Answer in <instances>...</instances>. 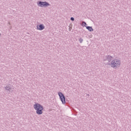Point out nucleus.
I'll list each match as a JSON object with an SVG mask.
<instances>
[{"instance_id":"obj_3","label":"nucleus","mask_w":131,"mask_h":131,"mask_svg":"<svg viewBox=\"0 0 131 131\" xmlns=\"http://www.w3.org/2000/svg\"><path fill=\"white\" fill-rule=\"evenodd\" d=\"M37 4L38 7H40L41 8H43V7H50V6H51V4L47 2L40 1Z\"/></svg>"},{"instance_id":"obj_10","label":"nucleus","mask_w":131,"mask_h":131,"mask_svg":"<svg viewBox=\"0 0 131 131\" xmlns=\"http://www.w3.org/2000/svg\"><path fill=\"white\" fill-rule=\"evenodd\" d=\"M79 41L80 42V43H82V41H83V39H82V38H80L79 39Z\"/></svg>"},{"instance_id":"obj_1","label":"nucleus","mask_w":131,"mask_h":131,"mask_svg":"<svg viewBox=\"0 0 131 131\" xmlns=\"http://www.w3.org/2000/svg\"><path fill=\"white\" fill-rule=\"evenodd\" d=\"M121 64V61L118 59H115L112 60L111 62L108 63V65H110L112 68L114 69H117V68H119L120 67V64Z\"/></svg>"},{"instance_id":"obj_7","label":"nucleus","mask_w":131,"mask_h":131,"mask_svg":"<svg viewBox=\"0 0 131 131\" xmlns=\"http://www.w3.org/2000/svg\"><path fill=\"white\" fill-rule=\"evenodd\" d=\"M86 28L88 29V30H89V31H90V32H93V31H94V29H93L92 27H90V26H86Z\"/></svg>"},{"instance_id":"obj_5","label":"nucleus","mask_w":131,"mask_h":131,"mask_svg":"<svg viewBox=\"0 0 131 131\" xmlns=\"http://www.w3.org/2000/svg\"><path fill=\"white\" fill-rule=\"evenodd\" d=\"M37 30H43L45 29V25L43 24H40V25H37L36 26Z\"/></svg>"},{"instance_id":"obj_6","label":"nucleus","mask_w":131,"mask_h":131,"mask_svg":"<svg viewBox=\"0 0 131 131\" xmlns=\"http://www.w3.org/2000/svg\"><path fill=\"white\" fill-rule=\"evenodd\" d=\"M106 58L107 61H108V62H111V61H112V59H113V57L110 55L106 56Z\"/></svg>"},{"instance_id":"obj_2","label":"nucleus","mask_w":131,"mask_h":131,"mask_svg":"<svg viewBox=\"0 0 131 131\" xmlns=\"http://www.w3.org/2000/svg\"><path fill=\"white\" fill-rule=\"evenodd\" d=\"M33 108L36 110V113L38 115H41L42 114V111L43 107L40 104L36 103L33 105Z\"/></svg>"},{"instance_id":"obj_4","label":"nucleus","mask_w":131,"mask_h":131,"mask_svg":"<svg viewBox=\"0 0 131 131\" xmlns=\"http://www.w3.org/2000/svg\"><path fill=\"white\" fill-rule=\"evenodd\" d=\"M58 95L63 104H65L66 103V100L65 99V96H64V94L62 93L61 92H58Z\"/></svg>"},{"instance_id":"obj_11","label":"nucleus","mask_w":131,"mask_h":131,"mask_svg":"<svg viewBox=\"0 0 131 131\" xmlns=\"http://www.w3.org/2000/svg\"><path fill=\"white\" fill-rule=\"evenodd\" d=\"M71 21H74V17H71Z\"/></svg>"},{"instance_id":"obj_9","label":"nucleus","mask_w":131,"mask_h":131,"mask_svg":"<svg viewBox=\"0 0 131 131\" xmlns=\"http://www.w3.org/2000/svg\"><path fill=\"white\" fill-rule=\"evenodd\" d=\"M86 25H88V24H86V23H85V21L82 22L81 26H83V27H86Z\"/></svg>"},{"instance_id":"obj_12","label":"nucleus","mask_w":131,"mask_h":131,"mask_svg":"<svg viewBox=\"0 0 131 131\" xmlns=\"http://www.w3.org/2000/svg\"><path fill=\"white\" fill-rule=\"evenodd\" d=\"M87 96H90V95H89V94H88V95H87Z\"/></svg>"},{"instance_id":"obj_8","label":"nucleus","mask_w":131,"mask_h":131,"mask_svg":"<svg viewBox=\"0 0 131 131\" xmlns=\"http://www.w3.org/2000/svg\"><path fill=\"white\" fill-rule=\"evenodd\" d=\"M5 90H6V91H11V86H9V85H8V86H6L5 87Z\"/></svg>"}]
</instances>
